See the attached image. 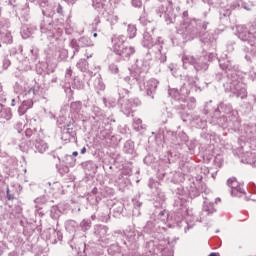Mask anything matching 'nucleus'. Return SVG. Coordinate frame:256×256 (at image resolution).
Returning a JSON list of instances; mask_svg holds the SVG:
<instances>
[{
	"label": "nucleus",
	"instance_id": "6e6552de",
	"mask_svg": "<svg viewBox=\"0 0 256 256\" xmlns=\"http://www.w3.org/2000/svg\"><path fill=\"white\" fill-rule=\"evenodd\" d=\"M209 256H220L219 253H211Z\"/></svg>",
	"mask_w": 256,
	"mask_h": 256
},
{
	"label": "nucleus",
	"instance_id": "f03ea898",
	"mask_svg": "<svg viewBox=\"0 0 256 256\" xmlns=\"http://www.w3.org/2000/svg\"><path fill=\"white\" fill-rule=\"evenodd\" d=\"M114 51L117 53V55L124 56V57H130L135 53V50L133 47L129 48H123L122 50L117 47V45L114 46Z\"/></svg>",
	"mask_w": 256,
	"mask_h": 256
},
{
	"label": "nucleus",
	"instance_id": "0eeeda50",
	"mask_svg": "<svg viewBox=\"0 0 256 256\" xmlns=\"http://www.w3.org/2000/svg\"><path fill=\"white\" fill-rule=\"evenodd\" d=\"M72 155H73V157H77V155H79V152H78V151H74V152L72 153Z\"/></svg>",
	"mask_w": 256,
	"mask_h": 256
},
{
	"label": "nucleus",
	"instance_id": "9d476101",
	"mask_svg": "<svg viewBox=\"0 0 256 256\" xmlns=\"http://www.w3.org/2000/svg\"><path fill=\"white\" fill-rule=\"evenodd\" d=\"M81 65V63H77V67H79Z\"/></svg>",
	"mask_w": 256,
	"mask_h": 256
},
{
	"label": "nucleus",
	"instance_id": "39448f33",
	"mask_svg": "<svg viewBox=\"0 0 256 256\" xmlns=\"http://www.w3.org/2000/svg\"><path fill=\"white\" fill-rule=\"evenodd\" d=\"M129 31L132 32V34L130 35V39H133V37H135V33H136L135 28H129Z\"/></svg>",
	"mask_w": 256,
	"mask_h": 256
},
{
	"label": "nucleus",
	"instance_id": "1a4fd4ad",
	"mask_svg": "<svg viewBox=\"0 0 256 256\" xmlns=\"http://www.w3.org/2000/svg\"><path fill=\"white\" fill-rule=\"evenodd\" d=\"M93 37H97V33H94V34H93Z\"/></svg>",
	"mask_w": 256,
	"mask_h": 256
},
{
	"label": "nucleus",
	"instance_id": "20e7f679",
	"mask_svg": "<svg viewBox=\"0 0 256 256\" xmlns=\"http://www.w3.org/2000/svg\"><path fill=\"white\" fill-rule=\"evenodd\" d=\"M22 105H24L26 109H31L33 107V101H23Z\"/></svg>",
	"mask_w": 256,
	"mask_h": 256
},
{
	"label": "nucleus",
	"instance_id": "f257e3e1",
	"mask_svg": "<svg viewBox=\"0 0 256 256\" xmlns=\"http://www.w3.org/2000/svg\"><path fill=\"white\" fill-rule=\"evenodd\" d=\"M228 187L231 188L233 197H243L245 195V189H243V183L237 181V178L232 177L227 181Z\"/></svg>",
	"mask_w": 256,
	"mask_h": 256
},
{
	"label": "nucleus",
	"instance_id": "9b49d317",
	"mask_svg": "<svg viewBox=\"0 0 256 256\" xmlns=\"http://www.w3.org/2000/svg\"><path fill=\"white\" fill-rule=\"evenodd\" d=\"M8 199L11 200V196H8Z\"/></svg>",
	"mask_w": 256,
	"mask_h": 256
},
{
	"label": "nucleus",
	"instance_id": "423d86ee",
	"mask_svg": "<svg viewBox=\"0 0 256 256\" xmlns=\"http://www.w3.org/2000/svg\"><path fill=\"white\" fill-rule=\"evenodd\" d=\"M81 153H82V155H85V153H87V148L83 147V148L81 149Z\"/></svg>",
	"mask_w": 256,
	"mask_h": 256
},
{
	"label": "nucleus",
	"instance_id": "7ed1b4c3",
	"mask_svg": "<svg viewBox=\"0 0 256 256\" xmlns=\"http://www.w3.org/2000/svg\"><path fill=\"white\" fill-rule=\"evenodd\" d=\"M29 109L25 108V105H20L19 108H18V113L19 115H24L27 113Z\"/></svg>",
	"mask_w": 256,
	"mask_h": 256
},
{
	"label": "nucleus",
	"instance_id": "f8f14e48",
	"mask_svg": "<svg viewBox=\"0 0 256 256\" xmlns=\"http://www.w3.org/2000/svg\"><path fill=\"white\" fill-rule=\"evenodd\" d=\"M91 57V55L90 56H87V59H89Z\"/></svg>",
	"mask_w": 256,
	"mask_h": 256
}]
</instances>
